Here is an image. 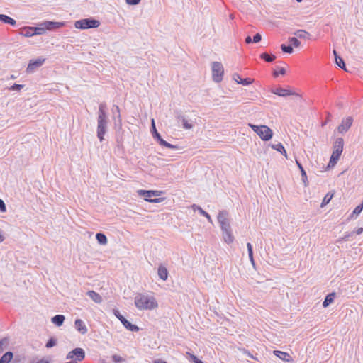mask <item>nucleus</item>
<instances>
[{"instance_id":"1","label":"nucleus","mask_w":363,"mask_h":363,"mask_svg":"<svg viewBox=\"0 0 363 363\" xmlns=\"http://www.w3.org/2000/svg\"><path fill=\"white\" fill-rule=\"evenodd\" d=\"M108 121L106 104L105 103H101L99 106L96 128L97 138L101 142L104 139V135L107 132Z\"/></svg>"},{"instance_id":"2","label":"nucleus","mask_w":363,"mask_h":363,"mask_svg":"<svg viewBox=\"0 0 363 363\" xmlns=\"http://www.w3.org/2000/svg\"><path fill=\"white\" fill-rule=\"evenodd\" d=\"M135 307L139 310L151 311L158 307L156 298L150 294L140 293L134 298Z\"/></svg>"},{"instance_id":"3","label":"nucleus","mask_w":363,"mask_h":363,"mask_svg":"<svg viewBox=\"0 0 363 363\" xmlns=\"http://www.w3.org/2000/svg\"><path fill=\"white\" fill-rule=\"evenodd\" d=\"M249 126L264 141L269 140L273 136L272 130L267 125H257L250 123Z\"/></svg>"},{"instance_id":"4","label":"nucleus","mask_w":363,"mask_h":363,"mask_svg":"<svg viewBox=\"0 0 363 363\" xmlns=\"http://www.w3.org/2000/svg\"><path fill=\"white\" fill-rule=\"evenodd\" d=\"M100 22L92 18L81 19L74 23L75 28L81 30L96 28H98Z\"/></svg>"},{"instance_id":"5","label":"nucleus","mask_w":363,"mask_h":363,"mask_svg":"<svg viewBox=\"0 0 363 363\" xmlns=\"http://www.w3.org/2000/svg\"><path fill=\"white\" fill-rule=\"evenodd\" d=\"M151 128H152V137L154 138V139H155L159 143V144L160 145L164 146L167 148L174 150L180 149V147L178 145H174L170 144L168 142H167L166 140H164L161 137L160 134L157 132V130L156 129L154 119L152 120Z\"/></svg>"},{"instance_id":"6","label":"nucleus","mask_w":363,"mask_h":363,"mask_svg":"<svg viewBox=\"0 0 363 363\" xmlns=\"http://www.w3.org/2000/svg\"><path fill=\"white\" fill-rule=\"evenodd\" d=\"M138 195L144 197V199L150 203H160L162 201L161 198L152 199L153 196H158L161 194L160 191L154 190H138Z\"/></svg>"},{"instance_id":"7","label":"nucleus","mask_w":363,"mask_h":363,"mask_svg":"<svg viewBox=\"0 0 363 363\" xmlns=\"http://www.w3.org/2000/svg\"><path fill=\"white\" fill-rule=\"evenodd\" d=\"M19 33L24 37H32L34 35H43L45 30L43 28H40V26H25L20 30Z\"/></svg>"},{"instance_id":"8","label":"nucleus","mask_w":363,"mask_h":363,"mask_svg":"<svg viewBox=\"0 0 363 363\" xmlns=\"http://www.w3.org/2000/svg\"><path fill=\"white\" fill-rule=\"evenodd\" d=\"M224 69L220 62H213L212 63V75L216 82H220L223 79Z\"/></svg>"},{"instance_id":"9","label":"nucleus","mask_w":363,"mask_h":363,"mask_svg":"<svg viewBox=\"0 0 363 363\" xmlns=\"http://www.w3.org/2000/svg\"><path fill=\"white\" fill-rule=\"evenodd\" d=\"M113 313L114 315L121 321L123 325L128 330L132 332H138L140 328L136 325H133L130 323L128 320H126L117 309H113Z\"/></svg>"},{"instance_id":"10","label":"nucleus","mask_w":363,"mask_h":363,"mask_svg":"<svg viewBox=\"0 0 363 363\" xmlns=\"http://www.w3.org/2000/svg\"><path fill=\"white\" fill-rule=\"evenodd\" d=\"M228 213L226 211H220L218 215V221L222 231L231 230L230 222L228 219Z\"/></svg>"},{"instance_id":"11","label":"nucleus","mask_w":363,"mask_h":363,"mask_svg":"<svg viewBox=\"0 0 363 363\" xmlns=\"http://www.w3.org/2000/svg\"><path fill=\"white\" fill-rule=\"evenodd\" d=\"M353 123V118L351 116H347L342 118L341 123L337 128L339 133L343 134L348 131Z\"/></svg>"},{"instance_id":"12","label":"nucleus","mask_w":363,"mask_h":363,"mask_svg":"<svg viewBox=\"0 0 363 363\" xmlns=\"http://www.w3.org/2000/svg\"><path fill=\"white\" fill-rule=\"evenodd\" d=\"M65 26L64 22H55V21H44L40 25V28H43L45 32L48 30H52L60 28Z\"/></svg>"},{"instance_id":"13","label":"nucleus","mask_w":363,"mask_h":363,"mask_svg":"<svg viewBox=\"0 0 363 363\" xmlns=\"http://www.w3.org/2000/svg\"><path fill=\"white\" fill-rule=\"evenodd\" d=\"M45 59L38 57L37 59L30 60L28 67L26 68L27 73H33L35 71L36 69L42 66L44 63Z\"/></svg>"},{"instance_id":"14","label":"nucleus","mask_w":363,"mask_h":363,"mask_svg":"<svg viewBox=\"0 0 363 363\" xmlns=\"http://www.w3.org/2000/svg\"><path fill=\"white\" fill-rule=\"evenodd\" d=\"M344 140L342 138H337L333 143V152L341 156L343 151Z\"/></svg>"},{"instance_id":"15","label":"nucleus","mask_w":363,"mask_h":363,"mask_svg":"<svg viewBox=\"0 0 363 363\" xmlns=\"http://www.w3.org/2000/svg\"><path fill=\"white\" fill-rule=\"evenodd\" d=\"M272 93H273L274 94H276L277 96H283V97H286L287 96H291V95H296L297 96H300L299 94L294 93L292 91L287 90V89H283L281 87L272 89Z\"/></svg>"},{"instance_id":"16","label":"nucleus","mask_w":363,"mask_h":363,"mask_svg":"<svg viewBox=\"0 0 363 363\" xmlns=\"http://www.w3.org/2000/svg\"><path fill=\"white\" fill-rule=\"evenodd\" d=\"M273 353L276 357H277L278 358H279L280 359L283 360L285 362L289 363V362H294V359L291 357V356L286 352H282V351H279V350H274Z\"/></svg>"},{"instance_id":"17","label":"nucleus","mask_w":363,"mask_h":363,"mask_svg":"<svg viewBox=\"0 0 363 363\" xmlns=\"http://www.w3.org/2000/svg\"><path fill=\"white\" fill-rule=\"evenodd\" d=\"M74 327L79 333H80L81 334H83V335L86 334L88 331L85 323L81 319L75 320Z\"/></svg>"},{"instance_id":"18","label":"nucleus","mask_w":363,"mask_h":363,"mask_svg":"<svg viewBox=\"0 0 363 363\" xmlns=\"http://www.w3.org/2000/svg\"><path fill=\"white\" fill-rule=\"evenodd\" d=\"M72 354H74L76 362H81L85 357V352L84 350L80 347H77L72 350Z\"/></svg>"},{"instance_id":"19","label":"nucleus","mask_w":363,"mask_h":363,"mask_svg":"<svg viewBox=\"0 0 363 363\" xmlns=\"http://www.w3.org/2000/svg\"><path fill=\"white\" fill-rule=\"evenodd\" d=\"M112 114H113V118L115 121V123H121V116L120 113V108L118 106L113 105L111 109Z\"/></svg>"},{"instance_id":"20","label":"nucleus","mask_w":363,"mask_h":363,"mask_svg":"<svg viewBox=\"0 0 363 363\" xmlns=\"http://www.w3.org/2000/svg\"><path fill=\"white\" fill-rule=\"evenodd\" d=\"M178 122H182L183 128L187 130L191 129L193 127L191 121H189L182 115H178L177 116Z\"/></svg>"},{"instance_id":"21","label":"nucleus","mask_w":363,"mask_h":363,"mask_svg":"<svg viewBox=\"0 0 363 363\" xmlns=\"http://www.w3.org/2000/svg\"><path fill=\"white\" fill-rule=\"evenodd\" d=\"M157 274L159 277L163 280L166 281L168 278V271L166 267L163 266L162 264H160L158 267Z\"/></svg>"},{"instance_id":"22","label":"nucleus","mask_w":363,"mask_h":363,"mask_svg":"<svg viewBox=\"0 0 363 363\" xmlns=\"http://www.w3.org/2000/svg\"><path fill=\"white\" fill-rule=\"evenodd\" d=\"M87 296L95 303H100L102 302L101 296L94 291H89L86 293Z\"/></svg>"},{"instance_id":"23","label":"nucleus","mask_w":363,"mask_h":363,"mask_svg":"<svg viewBox=\"0 0 363 363\" xmlns=\"http://www.w3.org/2000/svg\"><path fill=\"white\" fill-rule=\"evenodd\" d=\"M191 208L194 211H198L201 216L206 217L208 219V222L212 223V219L211 218V216L207 212H206L203 209H202L200 206H199L196 204H193L191 206Z\"/></svg>"},{"instance_id":"24","label":"nucleus","mask_w":363,"mask_h":363,"mask_svg":"<svg viewBox=\"0 0 363 363\" xmlns=\"http://www.w3.org/2000/svg\"><path fill=\"white\" fill-rule=\"evenodd\" d=\"M65 320L63 315H56L51 318L52 323L57 327L61 326Z\"/></svg>"},{"instance_id":"25","label":"nucleus","mask_w":363,"mask_h":363,"mask_svg":"<svg viewBox=\"0 0 363 363\" xmlns=\"http://www.w3.org/2000/svg\"><path fill=\"white\" fill-rule=\"evenodd\" d=\"M0 21L13 26H16V21L15 19L5 14H0Z\"/></svg>"},{"instance_id":"26","label":"nucleus","mask_w":363,"mask_h":363,"mask_svg":"<svg viewBox=\"0 0 363 363\" xmlns=\"http://www.w3.org/2000/svg\"><path fill=\"white\" fill-rule=\"evenodd\" d=\"M224 241L228 243H232L234 240V236L232 233V230L228 231H222Z\"/></svg>"},{"instance_id":"27","label":"nucleus","mask_w":363,"mask_h":363,"mask_svg":"<svg viewBox=\"0 0 363 363\" xmlns=\"http://www.w3.org/2000/svg\"><path fill=\"white\" fill-rule=\"evenodd\" d=\"M272 148L277 150V152H279L281 154H282L286 158H287V153L286 151L283 146V145L281 143L273 144L272 145Z\"/></svg>"},{"instance_id":"28","label":"nucleus","mask_w":363,"mask_h":363,"mask_svg":"<svg viewBox=\"0 0 363 363\" xmlns=\"http://www.w3.org/2000/svg\"><path fill=\"white\" fill-rule=\"evenodd\" d=\"M335 296V292L328 294L325 296V298L323 302V306L324 308H327L330 303H332L333 302Z\"/></svg>"},{"instance_id":"29","label":"nucleus","mask_w":363,"mask_h":363,"mask_svg":"<svg viewBox=\"0 0 363 363\" xmlns=\"http://www.w3.org/2000/svg\"><path fill=\"white\" fill-rule=\"evenodd\" d=\"M13 354L12 352H6L0 359V363H9L13 359Z\"/></svg>"},{"instance_id":"30","label":"nucleus","mask_w":363,"mask_h":363,"mask_svg":"<svg viewBox=\"0 0 363 363\" xmlns=\"http://www.w3.org/2000/svg\"><path fill=\"white\" fill-rule=\"evenodd\" d=\"M296 165L298 166V169L301 171V179H302L303 182L305 184V185H306V182H307L306 172L299 161L296 160Z\"/></svg>"},{"instance_id":"31","label":"nucleus","mask_w":363,"mask_h":363,"mask_svg":"<svg viewBox=\"0 0 363 363\" xmlns=\"http://www.w3.org/2000/svg\"><path fill=\"white\" fill-rule=\"evenodd\" d=\"M260 58L264 60L267 62H272L276 59V56L273 54L263 52L260 55Z\"/></svg>"},{"instance_id":"32","label":"nucleus","mask_w":363,"mask_h":363,"mask_svg":"<svg viewBox=\"0 0 363 363\" xmlns=\"http://www.w3.org/2000/svg\"><path fill=\"white\" fill-rule=\"evenodd\" d=\"M294 35L301 39H309L310 38V33L308 32L303 30H298L294 33Z\"/></svg>"},{"instance_id":"33","label":"nucleus","mask_w":363,"mask_h":363,"mask_svg":"<svg viewBox=\"0 0 363 363\" xmlns=\"http://www.w3.org/2000/svg\"><path fill=\"white\" fill-rule=\"evenodd\" d=\"M96 239L100 245H106L107 243V238L102 233H97L96 234Z\"/></svg>"},{"instance_id":"34","label":"nucleus","mask_w":363,"mask_h":363,"mask_svg":"<svg viewBox=\"0 0 363 363\" xmlns=\"http://www.w3.org/2000/svg\"><path fill=\"white\" fill-rule=\"evenodd\" d=\"M362 210H363V201L354 209L352 214L350 215V217L356 218L360 214V213L362 211Z\"/></svg>"},{"instance_id":"35","label":"nucleus","mask_w":363,"mask_h":363,"mask_svg":"<svg viewBox=\"0 0 363 363\" xmlns=\"http://www.w3.org/2000/svg\"><path fill=\"white\" fill-rule=\"evenodd\" d=\"M281 49L283 52H285L287 54H291L294 52V48L291 45H286L285 44H281Z\"/></svg>"},{"instance_id":"36","label":"nucleus","mask_w":363,"mask_h":363,"mask_svg":"<svg viewBox=\"0 0 363 363\" xmlns=\"http://www.w3.org/2000/svg\"><path fill=\"white\" fill-rule=\"evenodd\" d=\"M340 155H336V154L333 152L332 155H331V157L330 158L328 166H333V167L337 163V162L340 159Z\"/></svg>"},{"instance_id":"37","label":"nucleus","mask_w":363,"mask_h":363,"mask_svg":"<svg viewBox=\"0 0 363 363\" xmlns=\"http://www.w3.org/2000/svg\"><path fill=\"white\" fill-rule=\"evenodd\" d=\"M333 194H330V193H328L325 197L323 198V201H322V203H321V207H323L324 206L327 205L328 203H329V202L330 201L331 199L333 198Z\"/></svg>"},{"instance_id":"38","label":"nucleus","mask_w":363,"mask_h":363,"mask_svg":"<svg viewBox=\"0 0 363 363\" xmlns=\"http://www.w3.org/2000/svg\"><path fill=\"white\" fill-rule=\"evenodd\" d=\"M335 63L340 68H342L345 70L346 69L345 62L341 57H336Z\"/></svg>"},{"instance_id":"39","label":"nucleus","mask_w":363,"mask_h":363,"mask_svg":"<svg viewBox=\"0 0 363 363\" xmlns=\"http://www.w3.org/2000/svg\"><path fill=\"white\" fill-rule=\"evenodd\" d=\"M254 80L251 78H245L242 79L241 81H238V84H242L243 86H248L251 84Z\"/></svg>"},{"instance_id":"40","label":"nucleus","mask_w":363,"mask_h":363,"mask_svg":"<svg viewBox=\"0 0 363 363\" xmlns=\"http://www.w3.org/2000/svg\"><path fill=\"white\" fill-rule=\"evenodd\" d=\"M289 41L295 48H298L300 45V44H301V42L298 40V38H296V37L289 38Z\"/></svg>"},{"instance_id":"41","label":"nucleus","mask_w":363,"mask_h":363,"mask_svg":"<svg viewBox=\"0 0 363 363\" xmlns=\"http://www.w3.org/2000/svg\"><path fill=\"white\" fill-rule=\"evenodd\" d=\"M56 344H57V340H56V339H55V338H54V337H50V338L48 340V342H47V343H46V345H45V347H46L47 348H51V347H54Z\"/></svg>"},{"instance_id":"42","label":"nucleus","mask_w":363,"mask_h":363,"mask_svg":"<svg viewBox=\"0 0 363 363\" xmlns=\"http://www.w3.org/2000/svg\"><path fill=\"white\" fill-rule=\"evenodd\" d=\"M111 358H112V361L114 363H121L125 361V359L122 357H121L118 354H113Z\"/></svg>"},{"instance_id":"43","label":"nucleus","mask_w":363,"mask_h":363,"mask_svg":"<svg viewBox=\"0 0 363 363\" xmlns=\"http://www.w3.org/2000/svg\"><path fill=\"white\" fill-rule=\"evenodd\" d=\"M24 86V85L23 84H14L13 85H12L9 89L11 91H19L21 90L23 87Z\"/></svg>"},{"instance_id":"44","label":"nucleus","mask_w":363,"mask_h":363,"mask_svg":"<svg viewBox=\"0 0 363 363\" xmlns=\"http://www.w3.org/2000/svg\"><path fill=\"white\" fill-rule=\"evenodd\" d=\"M187 354H189L191 359L194 363H204L203 361H201V359H198V358L196 357V356H195L194 354H190V353H189V352H187Z\"/></svg>"},{"instance_id":"45","label":"nucleus","mask_w":363,"mask_h":363,"mask_svg":"<svg viewBox=\"0 0 363 363\" xmlns=\"http://www.w3.org/2000/svg\"><path fill=\"white\" fill-rule=\"evenodd\" d=\"M354 234V232L350 233H345L344 236L342 238V240L347 241L350 240L351 238H352V235Z\"/></svg>"},{"instance_id":"46","label":"nucleus","mask_w":363,"mask_h":363,"mask_svg":"<svg viewBox=\"0 0 363 363\" xmlns=\"http://www.w3.org/2000/svg\"><path fill=\"white\" fill-rule=\"evenodd\" d=\"M262 40V35L259 33H256L252 39V42L255 43H259Z\"/></svg>"},{"instance_id":"47","label":"nucleus","mask_w":363,"mask_h":363,"mask_svg":"<svg viewBox=\"0 0 363 363\" xmlns=\"http://www.w3.org/2000/svg\"><path fill=\"white\" fill-rule=\"evenodd\" d=\"M286 73V69L284 67H281L279 69V72L277 71H274L273 74L275 77H278L279 74L284 75Z\"/></svg>"},{"instance_id":"48","label":"nucleus","mask_w":363,"mask_h":363,"mask_svg":"<svg viewBox=\"0 0 363 363\" xmlns=\"http://www.w3.org/2000/svg\"><path fill=\"white\" fill-rule=\"evenodd\" d=\"M141 0H125V2L128 4V5H137L140 2Z\"/></svg>"},{"instance_id":"49","label":"nucleus","mask_w":363,"mask_h":363,"mask_svg":"<svg viewBox=\"0 0 363 363\" xmlns=\"http://www.w3.org/2000/svg\"><path fill=\"white\" fill-rule=\"evenodd\" d=\"M6 211V205L4 202V201L0 199V211L1 212H5Z\"/></svg>"},{"instance_id":"50","label":"nucleus","mask_w":363,"mask_h":363,"mask_svg":"<svg viewBox=\"0 0 363 363\" xmlns=\"http://www.w3.org/2000/svg\"><path fill=\"white\" fill-rule=\"evenodd\" d=\"M8 339L7 338H3L0 340V352L3 351V345L5 343H7Z\"/></svg>"},{"instance_id":"51","label":"nucleus","mask_w":363,"mask_h":363,"mask_svg":"<svg viewBox=\"0 0 363 363\" xmlns=\"http://www.w3.org/2000/svg\"><path fill=\"white\" fill-rule=\"evenodd\" d=\"M233 80H235L237 83H238V81H241L242 79V78L240 77V75L239 74H237V73H235L233 75Z\"/></svg>"},{"instance_id":"52","label":"nucleus","mask_w":363,"mask_h":363,"mask_svg":"<svg viewBox=\"0 0 363 363\" xmlns=\"http://www.w3.org/2000/svg\"><path fill=\"white\" fill-rule=\"evenodd\" d=\"M247 248L248 255L253 254L252 245H251V243H250V242L247 243Z\"/></svg>"},{"instance_id":"53","label":"nucleus","mask_w":363,"mask_h":363,"mask_svg":"<svg viewBox=\"0 0 363 363\" xmlns=\"http://www.w3.org/2000/svg\"><path fill=\"white\" fill-rule=\"evenodd\" d=\"M331 118V114L330 113H327V118H325V121L322 124V126H324L330 120Z\"/></svg>"},{"instance_id":"54","label":"nucleus","mask_w":363,"mask_h":363,"mask_svg":"<svg viewBox=\"0 0 363 363\" xmlns=\"http://www.w3.org/2000/svg\"><path fill=\"white\" fill-rule=\"evenodd\" d=\"M74 357V354H72V351H70L67 354V357H66V359H73Z\"/></svg>"},{"instance_id":"55","label":"nucleus","mask_w":363,"mask_h":363,"mask_svg":"<svg viewBox=\"0 0 363 363\" xmlns=\"http://www.w3.org/2000/svg\"><path fill=\"white\" fill-rule=\"evenodd\" d=\"M363 232V228H359L357 229V230L354 231V233H355L357 235H360Z\"/></svg>"},{"instance_id":"56","label":"nucleus","mask_w":363,"mask_h":363,"mask_svg":"<svg viewBox=\"0 0 363 363\" xmlns=\"http://www.w3.org/2000/svg\"><path fill=\"white\" fill-rule=\"evenodd\" d=\"M245 43L247 44H249V43H252V39L251 38V37L250 35L247 36L246 38H245Z\"/></svg>"},{"instance_id":"57","label":"nucleus","mask_w":363,"mask_h":363,"mask_svg":"<svg viewBox=\"0 0 363 363\" xmlns=\"http://www.w3.org/2000/svg\"><path fill=\"white\" fill-rule=\"evenodd\" d=\"M249 259L251 262V263L255 265V261H254V257H253V254H249Z\"/></svg>"},{"instance_id":"58","label":"nucleus","mask_w":363,"mask_h":363,"mask_svg":"<svg viewBox=\"0 0 363 363\" xmlns=\"http://www.w3.org/2000/svg\"><path fill=\"white\" fill-rule=\"evenodd\" d=\"M36 363H50V362L48 359H41L39 361H38Z\"/></svg>"},{"instance_id":"59","label":"nucleus","mask_w":363,"mask_h":363,"mask_svg":"<svg viewBox=\"0 0 363 363\" xmlns=\"http://www.w3.org/2000/svg\"><path fill=\"white\" fill-rule=\"evenodd\" d=\"M153 363H167V362L162 359H155Z\"/></svg>"},{"instance_id":"60","label":"nucleus","mask_w":363,"mask_h":363,"mask_svg":"<svg viewBox=\"0 0 363 363\" xmlns=\"http://www.w3.org/2000/svg\"><path fill=\"white\" fill-rule=\"evenodd\" d=\"M333 55H334V56H335V60L336 59V57H340V56L337 55V51H336L335 50H334L333 51Z\"/></svg>"},{"instance_id":"61","label":"nucleus","mask_w":363,"mask_h":363,"mask_svg":"<svg viewBox=\"0 0 363 363\" xmlns=\"http://www.w3.org/2000/svg\"><path fill=\"white\" fill-rule=\"evenodd\" d=\"M4 236L1 235V233H0V242H3L4 241Z\"/></svg>"},{"instance_id":"62","label":"nucleus","mask_w":363,"mask_h":363,"mask_svg":"<svg viewBox=\"0 0 363 363\" xmlns=\"http://www.w3.org/2000/svg\"><path fill=\"white\" fill-rule=\"evenodd\" d=\"M298 2H301L302 0H296Z\"/></svg>"}]
</instances>
